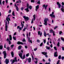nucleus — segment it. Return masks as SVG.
Instances as JSON below:
<instances>
[{
    "label": "nucleus",
    "instance_id": "1",
    "mask_svg": "<svg viewBox=\"0 0 64 64\" xmlns=\"http://www.w3.org/2000/svg\"><path fill=\"white\" fill-rule=\"evenodd\" d=\"M47 21H49V19H48V18H45L44 20V25H47Z\"/></svg>",
    "mask_w": 64,
    "mask_h": 64
},
{
    "label": "nucleus",
    "instance_id": "2",
    "mask_svg": "<svg viewBox=\"0 0 64 64\" xmlns=\"http://www.w3.org/2000/svg\"><path fill=\"white\" fill-rule=\"evenodd\" d=\"M21 27L22 28L20 27L19 26H18L17 27V29H19V30H22V28H23V27H24V24H22V22H21Z\"/></svg>",
    "mask_w": 64,
    "mask_h": 64
},
{
    "label": "nucleus",
    "instance_id": "3",
    "mask_svg": "<svg viewBox=\"0 0 64 64\" xmlns=\"http://www.w3.org/2000/svg\"><path fill=\"white\" fill-rule=\"evenodd\" d=\"M17 58H16V57L14 58V59L13 60H10V62H12H12L11 63V64H13V63H14L15 62H17Z\"/></svg>",
    "mask_w": 64,
    "mask_h": 64
},
{
    "label": "nucleus",
    "instance_id": "4",
    "mask_svg": "<svg viewBox=\"0 0 64 64\" xmlns=\"http://www.w3.org/2000/svg\"><path fill=\"white\" fill-rule=\"evenodd\" d=\"M19 55L20 57V58H21V59H25V55H24L23 56V57L22 56V53H20V54H19Z\"/></svg>",
    "mask_w": 64,
    "mask_h": 64
},
{
    "label": "nucleus",
    "instance_id": "5",
    "mask_svg": "<svg viewBox=\"0 0 64 64\" xmlns=\"http://www.w3.org/2000/svg\"><path fill=\"white\" fill-rule=\"evenodd\" d=\"M54 12H52V14H50V16L51 17H52V18H55V15H54Z\"/></svg>",
    "mask_w": 64,
    "mask_h": 64
},
{
    "label": "nucleus",
    "instance_id": "6",
    "mask_svg": "<svg viewBox=\"0 0 64 64\" xmlns=\"http://www.w3.org/2000/svg\"><path fill=\"white\" fill-rule=\"evenodd\" d=\"M27 8H26L25 9V10L27 12H28L29 11V4H27Z\"/></svg>",
    "mask_w": 64,
    "mask_h": 64
},
{
    "label": "nucleus",
    "instance_id": "7",
    "mask_svg": "<svg viewBox=\"0 0 64 64\" xmlns=\"http://www.w3.org/2000/svg\"><path fill=\"white\" fill-rule=\"evenodd\" d=\"M57 4L58 6V8H61V4H60V3H59V2H57Z\"/></svg>",
    "mask_w": 64,
    "mask_h": 64
},
{
    "label": "nucleus",
    "instance_id": "8",
    "mask_svg": "<svg viewBox=\"0 0 64 64\" xmlns=\"http://www.w3.org/2000/svg\"><path fill=\"white\" fill-rule=\"evenodd\" d=\"M5 28H6V31H7V28H8V26H7V22H6Z\"/></svg>",
    "mask_w": 64,
    "mask_h": 64
},
{
    "label": "nucleus",
    "instance_id": "9",
    "mask_svg": "<svg viewBox=\"0 0 64 64\" xmlns=\"http://www.w3.org/2000/svg\"><path fill=\"white\" fill-rule=\"evenodd\" d=\"M3 53L4 54V58L5 59V58H6V52L5 51L3 52Z\"/></svg>",
    "mask_w": 64,
    "mask_h": 64
},
{
    "label": "nucleus",
    "instance_id": "10",
    "mask_svg": "<svg viewBox=\"0 0 64 64\" xmlns=\"http://www.w3.org/2000/svg\"><path fill=\"white\" fill-rule=\"evenodd\" d=\"M42 54L44 55H46V57H48V56H47V52H42Z\"/></svg>",
    "mask_w": 64,
    "mask_h": 64
},
{
    "label": "nucleus",
    "instance_id": "11",
    "mask_svg": "<svg viewBox=\"0 0 64 64\" xmlns=\"http://www.w3.org/2000/svg\"><path fill=\"white\" fill-rule=\"evenodd\" d=\"M17 44L18 45H20V44H21L22 45H23V42H21L20 41L18 42H17Z\"/></svg>",
    "mask_w": 64,
    "mask_h": 64
},
{
    "label": "nucleus",
    "instance_id": "12",
    "mask_svg": "<svg viewBox=\"0 0 64 64\" xmlns=\"http://www.w3.org/2000/svg\"><path fill=\"white\" fill-rule=\"evenodd\" d=\"M39 5H38L37 6H36V11H38V9L39 8Z\"/></svg>",
    "mask_w": 64,
    "mask_h": 64
},
{
    "label": "nucleus",
    "instance_id": "13",
    "mask_svg": "<svg viewBox=\"0 0 64 64\" xmlns=\"http://www.w3.org/2000/svg\"><path fill=\"white\" fill-rule=\"evenodd\" d=\"M14 6L16 7V9L17 11H18V10H19V8H18V6H16V4H15Z\"/></svg>",
    "mask_w": 64,
    "mask_h": 64
},
{
    "label": "nucleus",
    "instance_id": "14",
    "mask_svg": "<svg viewBox=\"0 0 64 64\" xmlns=\"http://www.w3.org/2000/svg\"><path fill=\"white\" fill-rule=\"evenodd\" d=\"M61 7L62 8H61V11H62V12H64V9H63V8H64V6L62 5L61 6Z\"/></svg>",
    "mask_w": 64,
    "mask_h": 64
},
{
    "label": "nucleus",
    "instance_id": "15",
    "mask_svg": "<svg viewBox=\"0 0 64 64\" xmlns=\"http://www.w3.org/2000/svg\"><path fill=\"white\" fill-rule=\"evenodd\" d=\"M38 34L39 35H40V36H41L42 35V32H40V31H39L38 32Z\"/></svg>",
    "mask_w": 64,
    "mask_h": 64
},
{
    "label": "nucleus",
    "instance_id": "16",
    "mask_svg": "<svg viewBox=\"0 0 64 64\" xmlns=\"http://www.w3.org/2000/svg\"><path fill=\"white\" fill-rule=\"evenodd\" d=\"M23 18H24V19H25L26 22V21H26V20H28L29 19V18H28V17H26L25 16H24Z\"/></svg>",
    "mask_w": 64,
    "mask_h": 64
},
{
    "label": "nucleus",
    "instance_id": "17",
    "mask_svg": "<svg viewBox=\"0 0 64 64\" xmlns=\"http://www.w3.org/2000/svg\"><path fill=\"white\" fill-rule=\"evenodd\" d=\"M26 36L27 37V38H28V42L29 43L30 42V37H28V33H27L26 34Z\"/></svg>",
    "mask_w": 64,
    "mask_h": 64
},
{
    "label": "nucleus",
    "instance_id": "18",
    "mask_svg": "<svg viewBox=\"0 0 64 64\" xmlns=\"http://www.w3.org/2000/svg\"><path fill=\"white\" fill-rule=\"evenodd\" d=\"M46 5L45 4H44L42 6L43 7H44L45 9H47V6H48V5H46Z\"/></svg>",
    "mask_w": 64,
    "mask_h": 64
},
{
    "label": "nucleus",
    "instance_id": "19",
    "mask_svg": "<svg viewBox=\"0 0 64 64\" xmlns=\"http://www.w3.org/2000/svg\"><path fill=\"white\" fill-rule=\"evenodd\" d=\"M57 52H56L54 53V57H57L58 55H57Z\"/></svg>",
    "mask_w": 64,
    "mask_h": 64
},
{
    "label": "nucleus",
    "instance_id": "20",
    "mask_svg": "<svg viewBox=\"0 0 64 64\" xmlns=\"http://www.w3.org/2000/svg\"><path fill=\"white\" fill-rule=\"evenodd\" d=\"M9 21H10V18H6V21H7L8 22V24H9Z\"/></svg>",
    "mask_w": 64,
    "mask_h": 64
},
{
    "label": "nucleus",
    "instance_id": "21",
    "mask_svg": "<svg viewBox=\"0 0 64 64\" xmlns=\"http://www.w3.org/2000/svg\"><path fill=\"white\" fill-rule=\"evenodd\" d=\"M9 60H8L7 59H6V64H8L9 62Z\"/></svg>",
    "mask_w": 64,
    "mask_h": 64
},
{
    "label": "nucleus",
    "instance_id": "22",
    "mask_svg": "<svg viewBox=\"0 0 64 64\" xmlns=\"http://www.w3.org/2000/svg\"><path fill=\"white\" fill-rule=\"evenodd\" d=\"M34 59L35 60H36V61H35L34 62H35V63H36V64H37V62H38L37 60H38V59L36 58H35Z\"/></svg>",
    "mask_w": 64,
    "mask_h": 64
},
{
    "label": "nucleus",
    "instance_id": "23",
    "mask_svg": "<svg viewBox=\"0 0 64 64\" xmlns=\"http://www.w3.org/2000/svg\"><path fill=\"white\" fill-rule=\"evenodd\" d=\"M28 62L29 63L31 62V58H29L28 59Z\"/></svg>",
    "mask_w": 64,
    "mask_h": 64
},
{
    "label": "nucleus",
    "instance_id": "24",
    "mask_svg": "<svg viewBox=\"0 0 64 64\" xmlns=\"http://www.w3.org/2000/svg\"><path fill=\"white\" fill-rule=\"evenodd\" d=\"M46 49H48V50H50V47L49 46H46Z\"/></svg>",
    "mask_w": 64,
    "mask_h": 64
},
{
    "label": "nucleus",
    "instance_id": "25",
    "mask_svg": "<svg viewBox=\"0 0 64 64\" xmlns=\"http://www.w3.org/2000/svg\"><path fill=\"white\" fill-rule=\"evenodd\" d=\"M21 3V1L19 0L16 2V3Z\"/></svg>",
    "mask_w": 64,
    "mask_h": 64
},
{
    "label": "nucleus",
    "instance_id": "26",
    "mask_svg": "<svg viewBox=\"0 0 64 64\" xmlns=\"http://www.w3.org/2000/svg\"><path fill=\"white\" fill-rule=\"evenodd\" d=\"M9 37H10V40H12V37L11 36V35H10Z\"/></svg>",
    "mask_w": 64,
    "mask_h": 64
},
{
    "label": "nucleus",
    "instance_id": "27",
    "mask_svg": "<svg viewBox=\"0 0 64 64\" xmlns=\"http://www.w3.org/2000/svg\"><path fill=\"white\" fill-rule=\"evenodd\" d=\"M11 55L12 57H14V52H12L11 53Z\"/></svg>",
    "mask_w": 64,
    "mask_h": 64
},
{
    "label": "nucleus",
    "instance_id": "28",
    "mask_svg": "<svg viewBox=\"0 0 64 64\" xmlns=\"http://www.w3.org/2000/svg\"><path fill=\"white\" fill-rule=\"evenodd\" d=\"M3 49V46L1 45L0 46V49L1 50Z\"/></svg>",
    "mask_w": 64,
    "mask_h": 64
},
{
    "label": "nucleus",
    "instance_id": "29",
    "mask_svg": "<svg viewBox=\"0 0 64 64\" xmlns=\"http://www.w3.org/2000/svg\"><path fill=\"white\" fill-rule=\"evenodd\" d=\"M44 35L45 37H46L47 35V34L46 33V32H44Z\"/></svg>",
    "mask_w": 64,
    "mask_h": 64
},
{
    "label": "nucleus",
    "instance_id": "30",
    "mask_svg": "<svg viewBox=\"0 0 64 64\" xmlns=\"http://www.w3.org/2000/svg\"><path fill=\"white\" fill-rule=\"evenodd\" d=\"M33 17L34 18V20H35V14H34L33 16Z\"/></svg>",
    "mask_w": 64,
    "mask_h": 64
},
{
    "label": "nucleus",
    "instance_id": "31",
    "mask_svg": "<svg viewBox=\"0 0 64 64\" xmlns=\"http://www.w3.org/2000/svg\"><path fill=\"white\" fill-rule=\"evenodd\" d=\"M54 31H53V30H50V33H53V32Z\"/></svg>",
    "mask_w": 64,
    "mask_h": 64
},
{
    "label": "nucleus",
    "instance_id": "32",
    "mask_svg": "<svg viewBox=\"0 0 64 64\" xmlns=\"http://www.w3.org/2000/svg\"><path fill=\"white\" fill-rule=\"evenodd\" d=\"M54 48L56 51H57V48H56V46H54Z\"/></svg>",
    "mask_w": 64,
    "mask_h": 64
},
{
    "label": "nucleus",
    "instance_id": "33",
    "mask_svg": "<svg viewBox=\"0 0 64 64\" xmlns=\"http://www.w3.org/2000/svg\"><path fill=\"white\" fill-rule=\"evenodd\" d=\"M13 38L14 40H16V36H13Z\"/></svg>",
    "mask_w": 64,
    "mask_h": 64
},
{
    "label": "nucleus",
    "instance_id": "34",
    "mask_svg": "<svg viewBox=\"0 0 64 64\" xmlns=\"http://www.w3.org/2000/svg\"><path fill=\"white\" fill-rule=\"evenodd\" d=\"M12 15L13 16H15V13L13 11L12 13Z\"/></svg>",
    "mask_w": 64,
    "mask_h": 64
},
{
    "label": "nucleus",
    "instance_id": "35",
    "mask_svg": "<svg viewBox=\"0 0 64 64\" xmlns=\"http://www.w3.org/2000/svg\"><path fill=\"white\" fill-rule=\"evenodd\" d=\"M21 47H22V46H19L18 48V49H21Z\"/></svg>",
    "mask_w": 64,
    "mask_h": 64
},
{
    "label": "nucleus",
    "instance_id": "36",
    "mask_svg": "<svg viewBox=\"0 0 64 64\" xmlns=\"http://www.w3.org/2000/svg\"><path fill=\"white\" fill-rule=\"evenodd\" d=\"M29 53H28L26 54V57H28V56H29Z\"/></svg>",
    "mask_w": 64,
    "mask_h": 64
},
{
    "label": "nucleus",
    "instance_id": "37",
    "mask_svg": "<svg viewBox=\"0 0 64 64\" xmlns=\"http://www.w3.org/2000/svg\"><path fill=\"white\" fill-rule=\"evenodd\" d=\"M14 44H12L11 45L10 47H11V48H12L14 47Z\"/></svg>",
    "mask_w": 64,
    "mask_h": 64
},
{
    "label": "nucleus",
    "instance_id": "38",
    "mask_svg": "<svg viewBox=\"0 0 64 64\" xmlns=\"http://www.w3.org/2000/svg\"><path fill=\"white\" fill-rule=\"evenodd\" d=\"M61 39L63 41H64V39L62 37L61 38Z\"/></svg>",
    "mask_w": 64,
    "mask_h": 64
},
{
    "label": "nucleus",
    "instance_id": "39",
    "mask_svg": "<svg viewBox=\"0 0 64 64\" xmlns=\"http://www.w3.org/2000/svg\"><path fill=\"white\" fill-rule=\"evenodd\" d=\"M29 8L30 9H32V6H29Z\"/></svg>",
    "mask_w": 64,
    "mask_h": 64
},
{
    "label": "nucleus",
    "instance_id": "40",
    "mask_svg": "<svg viewBox=\"0 0 64 64\" xmlns=\"http://www.w3.org/2000/svg\"><path fill=\"white\" fill-rule=\"evenodd\" d=\"M32 61H33L34 60V57L33 56V55H32Z\"/></svg>",
    "mask_w": 64,
    "mask_h": 64
},
{
    "label": "nucleus",
    "instance_id": "41",
    "mask_svg": "<svg viewBox=\"0 0 64 64\" xmlns=\"http://www.w3.org/2000/svg\"><path fill=\"white\" fill-rule=\"evenodd\" d=\"M59 62H60V60H58V61L57 62V63L56 64H59Z\"/></svg>",
    "mask_w": 64,
    "mask_h": 64
},
{
    "label": "nucleus",
    "instance_id": "42",
    "mask_svg": "<svg viewBox=\"0 0 64 64\" xmlns=\"http://www.w3.org/2000/svg\"><path fill=\"white\" fill-rule=\"evenodd\" d=\"M34 22V21H33V19H32V22H31V24H32Z\"/></svg>",
    "mask_w": 64,
    "mask_h": 64
},
{
    "label": "nucleus",
    "instance_id": "43",
    "mask_svg": "<svg viewBox=\"0 0 64 64\" xmlns=\"http://www.w3.org/2000/svg\"><path fill=\"white\" fill-rule=\"evenodd\" d=\"M34 51H36V50H37V48H34Z\"/></svg>",
    "mask_w": 64,
    "mask_h": 64
},
{
    "label": "nucleus",
    "instance_id": "44",
    "mask_svg": "<svg viewBox=\"0 0 64 64\" xmlns=\"http://www.w3.org/2000/svg\"><path fill=\"white\" fill-rule=\"evenodd\" d=\"M6 49H7L8 50V51H9V49H10V48H9V47H8L6 48Z\"/></svg>",
    "mask_w": 64,
    "mask_h": 64
},
{
    "label": "nucleus",
    "instance_id": "45",
    "mask_svg": "<svg viewBox=\"0 0 64 64\" xmlns=\"http://www.w3.org/2000/svg\"><path fill=\"white\" fill-rule=\"evenodd\" d=\"M52 33H53V35L54 36H55V32L54 31Z\"/></svg>",
    "mask_w": 64,
    "mask_h": 64
},
{
    "label": "nucleus",
    "instance_id": "46",
    "mask_svg": "<svg viewBox=\"0 0 64 64\" xmlns=\"http://www.w3.org/2000/svg\"><path fill=\"white\" fill-rule=\"evenodd\" d=\"M31 2H34V0H31Z\"/></svg>",
    "mask_w": 64,
    "mask_h": 64
},
{
    "label": "nucleus",
    "instance_id": "47",
    "mask_svg": "<svg viewBox=\"0 0 64 64\" xmlns=\"http://www.w3.org/2000/svg\"><path fill=\"white\" fill-rule=\"evenodd\" d=\"M44 44H45V43H46V40H44Z\"/></svg>",
    "mask_w": 64,
    "mask_h": 64
},
{
    "label": "nucleus",
    "instance_id": "48",
    "mask_svg": "<svg viewBox=\"0 0 64 64\" xmlns=\"http://www.w3.org/2000/svg\"><path fill=\"white\" fill-rule=\"evenodd\" d=\"M37 3L38 4H40V1H38V2Z\"/></svg>",
    "mask_w": 64,
    "mask_h": 64
},
{
    "label": "nucleus",
    "instance_id": "49",
    "mask_svg": "<svg viewBox=\"0 0 64 64\" xmlns=\"http://www.w3.org/2000/svg\"><path fill=\"white\" fill-rule=\"evenodd\" d=\"M42 45H43V43L42 42V43H41V44H40V46H42Z\"/></svg>",
    "mask_w": 64,
    "mask_h": 64
},
{
    "label": "nucleus",
    "instance_id": "50",
    "mask_svg": "<svg viewBox=\"0 0 64 64\" xmlns=\"http://www.w3.org/2000/svg\"><path fill=\"white\" fill-rule=\"evenodd\" d=\"M61 56H58L59 59H61Z\"/></svg>",
    "mask_w": 64,
    "mask_h": 64
},
{
    "label": "nucleus",
    "instance_id": "51",
    "mask_svg": "<svg viewBox=\"0 0 64 64\" xmlns=\"http://www.w3.org/2000/svg\"><path fill=\"white\" fill-rule=\"evenodd\" d=\"M11 12V10H10L8 12L9 13H10Z\"/></svg>",
    "mask_w": 64,
    "mask_h": 64
},
{
    "label": "nucleus",
    "instance_id": "52",
    "mask_svg": "<svg viewBox=\"0 0 64 64\" xmlns=\"http://www.w3.org/2000/svg\"><path fill=\"white\" fill-rule=\"evenodd\" d=\"M62 5L64 6V3L63 2H62Z\"/></svg>",
    "mask_w": 64,
    "mask_h": 64
},
{
    "label": "nucleus",
    "instance_id": "53",
    "mask_svg": "<svg viewBox=\"0 0 64 64\" xmlns=\"http://www.w3.org/2000/svg\"><path fill=\"white\" fill-rule=\"evenodd\" d=\"M64 59V56H62V60H63Z\"/></svg>",
    "mask_w": 64,
    "mask_h": 64
},
{
    "label": "nucleus",
    "instance_id": "54",
    "mask_svg": "<svg viewBox=\"0 0 64 64\" xmlns=\"http://www.w3.org/2000/svg\"><path fill=\"white\" fill-rule=\"evenodd\" d=\"M24 8H23V7H22L21 8V10H22V11H23V10Z\"/></svg>",
    "mask_w": 64,
    "mask_h": 64
},
{
    "label": "nucleus",
    "instance_id": "55",
    "mask_svg": "<svg viewBox=\"0 0 64 64\" xmlns=\"http://www.w3.org/2000/svg\"><path fill=\"white\" fill-rule=\"evenodd\" d=\"M58 28V26H56L54 28V29H56V28Z\"/></svg>",
    "mask_w": 64,
    "mask_h": 64
},
{
    "label": "nucleus",
    "instance_id": "56",
    "mask_svg": "<svg viewBox=\"0 0 64 64\" xmlns=\"http://www.w3.org/2000/svg\"><path fill=\"white\" fill-rule=\"evenodd\" d=\"M22 41L23 42H25V39H23V40H22Z\"/></svg>",
    "mask_w": 64,
    "mask_h": 64
},
{
    "label": "nucleus",
    "instance_id": "57",
    "mask_svg": "<svg viewBox=\"0 0 64 64\" xmlns=\"http://www.w3.org/2000/svg\"><path fill=\"white\" fill-rule=\"evenodd\" d=\"M0 4L1 5H2V3L1 2V0H0Z\"/></svg>",
    "mask_w": 64,
    "mask_h": 64
},
{
    "label": "nucleus",
    "instance_id": "58",
    "mask_svg": "<svg viewBox=\"0 0 64 64\" xmlns=\"http://www.w3.org/2000/svg\"><path fill=\"white\" fill-rule=\"evenodd\" d=\"M58 46H59V42H58L57 44Z\"/></svg>",
    "mask_w": 64,
    "mask_h": 64
},
{
    "label": "nucleus",
    "instance_id": "59",
    "mask_svg": "<svg viewBox=\"0 0 64 64\" xmlns=\"http://www.w3.org/2000/svg\"><path fill=\"white\" fill-rule=\"evenodd\" d=\"M37 41L38 42H40V40H37Z\"/></svg>",
    "mask_w": 64,
    "mask_h": 64
},
{
    "label": "nucleus",
    "instance_id": "60",
    "mask_svg": "<svg viewBox=\"0 0 64 64\" xmlns=\"http://www.w3.org/2000/svg\"><path fill=\"white\" fill-rule=\"evenodd\" d=\"M48 60L49 62H51V60H50V58H49Z\"/></svg>",
    "mask_w": 64,
    "mask_h": 64
},
{
    "label": "nucleus",
    "instance_id": "61",
    "mask_svg": "<svg viewBox=\"0 0 64 64\" xmlns=\"http://www.w3.org/2000/svg\"><path fill=\"white\" fill-rule=\"evenodd\" d=\"M50 47L51 48H52V44H51L50 45Z\"/></svg>",
    "mask_w": 64,
    "mask_h": 64
},
{
    "label": "nucleus",
    "instance_id": "62",
    "mask_svg": "<svg viewBox=\"0 0 64 64\" xmlns=\"http://www.w3.org/2000/svg\"><path fill=\"white\" fill-rule=\"evenodd\" d=\"M25 48L26 49H27V46H25Z\"/></svg>",
    "mask_w": 64,
    "mask_h": 64
},
{
    "label": "nucleus",
    "instance_id": "63",
    "mask_svg": "<svg viewBox=\"0 0 64 64\" xmlns=\"http://www.w3.org/2000/svg\"><path fill=\"white\" fill-rule=\"evenodd\" d=\"M62 32L61 31L60 32V35L61 34H62Z\"/></svg>",
    "mask_w": 64,
    "mask_h": 64
},
{
    "label": "nucleus",
    "instance_id": "64",
    "mask_svg": "<svg viewBox=\"0 0 64 64\" xmlns=\"http://www.w3.org/2000/svg\"><path fill=\"white\" fill-rule=\"evenodd\" d=\"M62 50H64V47H62Z\"/></svg>",
    "mask_w": 64,
    "mask_h": 64
}]
</instances>
